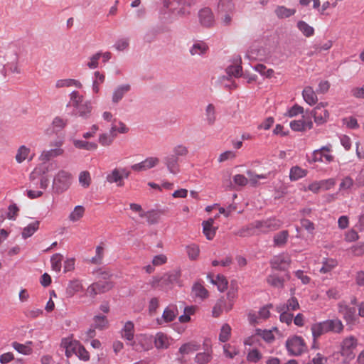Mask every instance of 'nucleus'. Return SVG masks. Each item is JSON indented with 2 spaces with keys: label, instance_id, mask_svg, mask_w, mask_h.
Masks as SVG:
<instances>
[{
  "label": "nucleus",
  "instance_id": "obj_47",
  "mask_svg": "<svg viewBox=\"0 0 364 364\" xmlns=\"http://www.w3.org/2000/svg\"><path fill=\"white\" fill-rule=\"evenodd\" d=\"M63 256L59 253L53 255L50 258L52 269L56 272H60L62 267Z\"/></svg>",
  "mask_w": 364,
  "mask_h": 364
},
{
  "label": "nucleus",
  "instance_id": "obj_43",
  "mask_svg": "<svg viewBox=\"0 0 364 364\" xmlns=\"http://www.w3.org/2000/svg\"><path fill=\"white\" fill-rule=\"evenodd\" d=\"M4 69L6 70H10L11 73H20V70L18 67V56L16 53H14L11 56L10 60L4 65Z\"/></svg>",
  "mask_w": 364,
  "mask_h": 364
},
{
  "label": "nucleus",
  "instance_id": "obj_62",
  "mask_svg": "<svg viewBox=\"0 0 364 364\" xmlns=\"http://www.w3.org/2000/svg\"><path fill=\"white\" fill-rule=\"evenodd\" d=\"M242 70V68L240 65H230L226 69V72L228 75L234 76L235 77H239L241 76Z\"/></svg>",
  "mask_w": 364,
  "mask_h": 364
},
{
  "label": "nucleus",
  "instance_id": "obj_50",
  "mask_svg": "<svg viewBox=\"0 0 364 364\" xmlns=\"http://www.w3.org/2000/svg\"><path fill=\"white\" fill-rule=\"evenodd\" d=\"M82 289V285L78 280L71 281L67 288V294L69 296H73L75 293Z\"/></svg>",
  "mask_w": 364,
  "mask_h": 364
},
{
  "label": "nucleus",
  "instance_id": "obj_46",
  "mask_svg": "<svg viewBox=\"0 0 364 364\" xmlns=\"http://www.w3.org/2000/svg\"><path fill=\"white\" fill-rule=\"evenodd\" d=\"M108 321L105 316L96 315L93 318V326L95 328L102 330L107 327Z\"/></svg>",
  "mask_w": 364,
  "mask_h": 364
},
{
  "label": "nucleus",
  "instance_id": "obj_18",
  "mask_svg": "<svg viewBox=\"0 0 364 364\" xmlns=\"http://www.w3.org/2000/svg\"><path fill=\"white\" fill-rule=\"evenodd\" d=\"M181 271L178 269L172 270L165 274L160 279L161 284L169 285L180 284Z\"/></svg>",
  "mask_w": 364,
  "mask_h": 364
},
{
  "label": "nucleus",
  "instance_id": "obj_2",
  "mask_svg": "<svg viewBox=\"0 0 364 364\" xmlns=\"http://www.w3.org/2000/svg\"><path fill=\"white\" fill-rule=\"evenodd\" d=\"M343 328L342 321L338 318H334L315 323L311 326V330L312 336L316 340L321 335L329 332L341 333Z\"/></svg>",
  "mask_w": 364,
  "mask_h": 364
},
{
  "label": "nucleus",
  "instance_id": "obj_39",
  "mask_svg": "<svg viewBox=\"0 0 364 364\" xmlns=\"http://www.w3.org/2000/svg\"><path fill=\"white\" fill-rule=\"evenodd\" d=\"M31 341H28L25 344H21L18 342H14L12 343V346L19 353L23 355H30L32 353V348L31 347Z\"/></svg>",
  "mask_w": 364,
  "mask_h": 364
},
{
  "label": "nucleus",
  "instance_id": "obj_10",
  "mask_svg": "<svg viewBox=\"0 0 364 364\" xmlns=\"http://www.w3.org/2000/svg\"><path fill=\"white\" fill-rule=\"evenodd\" d=\"M327 103L321 102L313 110L312 114L314 118V122L318 125L326 123L329 117L328 110L324 109Z\"/></svg>",
  "mask_w": 364,
  "mask_h": 364
},
{
  "label": "nucleus",
  "instance_id": "obj_49",
  "mask_svg": "<svg viewBox=\"0 0 364 364\" xmlns=\"http://www.w3.org/2000/svg\"><path fill=\"white\" fill-rule=\"evenodd\" d=\"M262 353L257 348L250 349L247 352L246 357L247 360L252 363H258L262 359Z\"/></svg>",
  "mask_w": 364,
  "mask_h": 364
},
{
  "label": "nucleus",
  "instance_id": "obj_64",
  "mask_svg": "<svg viewBox=\"0 0 364 364\" xmlns=\"http://www.w3.org/2000/svg\"><path fill=\"white\" fill-rule=\"evenodd\" d=\"M195 360L198 364H206L211 360V354L208 352L199 353Z\"/></svg>",
  "mask_w": 364,
  "mask_h": 364
},
{
  "label": "nucleus",
  "instance_id": "obj_14",
  "mask_svg": "<svg viewBox=\"0 0 364 364\" xmlns=\"http://www.w3.org/2000/svg\"><path fill=\"white\" fill-rule=\"evenodd\" d=\"M200 23L205 27H211L215 23L214 15L209 8H203L198 11Z\"/></svg>",
  "mask_w": 364,
  "mask_h": 364
},
{
  "label": "nucleus",
  "instance_id": "obj_6",
  "mask_svg": "<svg viewBox=\"0 0 364 364\" xmlns=\"http://www.w3.org/2000/svg\"><path fill=\"white\" fill-rule=\"evenodd\" d=\"M282 221L275 218H269L264 220H255L252 222V227L262 233L278 230L282 226Z\"/></svg>",
  "mask_w": 364,
  "mask_h": 364
},
{
  "label": "nucleus",
  "instance_id": "obj_51",
  "mask_svg": "<svg viewBox=\"0 0 364 364\" xmlns=\"http://www.w3.org/2000/svg\"><path fill=\"white\" fill-rule=\"evenodd\" d=\"M188 154V147L183 144L176 145L172 150V154L180 159L181 157H185Z\"/></svg>",
  "mask_w": 364,
  "mask_h": 364
},
{
  "label": "nucleus",
  "instance_id": "obj_26",
  "mask_svg": "<svg viewBox=\"0 0 364 364\" xmlns=\"http://www.w3.org/2000/svg\"><path fill=\"white\" fill-rule=\"evenodd\" d=\"M30 153H31V149L28 147H27L24 145L19 146V148L17 150L16 156H15L16 162L18 164H21L26 159H28V161H31L33 158V154H32L29 157Z\"/></svg>",
  "mask_w": 364,
  "mask_h": 364
},
{
  "label": "nucleus",
  "instance_id": "obj_33",
  "mask_svg": "<svg viewBox=\"0 0 364 364\" xmlns=\"http://www.w3.org/2000/svg\"><path fill=\"white\" fill-rule=\"evenodd\" d=\"M338 266V262L333 258H324L322 261V267L319 272L321 274H328L333 271Z\"/></svg>",
  "mask_w": 364,
  "mask_h": 364
},
{
  "label": "nucleus",
  "instance_id": "obj_48",
  "mask_svg": "<svg viewBox=\"0 0 364 364\" xmlns=\"http://www.w3.org/2000/svg\"><path fill=\"white\" fill-rule=\"evenodd\" d=\"M289 237V232L287 230H282L279 233L276 234L274 237V244L275 246L284 245Z\"/></svg>",
  "mask_w": 364,
  "mask_h": 364
},
{
  "label": "nucleus",
  "instance_id": "obj_5",
  "mask_svg": "<svg viewBox=\"0 0 364 364\" xmlns=\"http://www.w3.org/2000/svg\"><path fill=\"white\" fill-rule=\"evenodd\" d=\"M71 175L66 171L60 170L54 176L52 188L54 193H60L66 191L70 185Z\"/></svg>",
  "mask_w": 364,
  "mask_h": 364
},
{
  "label": "nucleus",
  "instance_id": "obj_45",
  "mask_svg": "<svg viewBox=\"0 0 364 364\" xmlns=\"http://www.w3.org/2000/svg\"><path fill=\"white\" fill-rule=\"evenodd\" d=\"M177 315L176 309L173 306H168L162 314V318L165 322H171L174 320Z\"/></svg>",
  "mask_w": 364,
  "mask_h": 364
},
{
  "label": "nucleus",
  "instance_id": "obj_25",
  "mask_svg": "<svg viewBox=\"0 0 364 364\" xmlns=\"http://www.w3.org/2000/svg\"><path fill=\"white\" fill-rule=\"evenodd\" d=\"M107 181L109 183H117V186H122L124 185L123 178L121 173L120 168H114L106 177Z\"/></svg>",
  "mask_w": 364,
  "mask_h": 364
},
{
  "label": "nucleus",
  "instance_id": "obj_37",
  "mask_svg": "<svg viewBox=\"0 0 364 364\" xmlns=\"http://www.w3.org/2000/svg\"><path fill=\"white\" fill-rule=\"evenodd\" d=\"M235 12V5L231 0H220L218 4V13Z\"/></svg>",
  "mask_w": 364,
  "mask_h": 364
},
{
  "label": "nucleus",
  "instance_id": "obj_44",
  "mask_svg": "<svg viewBox=\"0 0 364 364\" xmlns=\"http://www.w3.org/2000/svg\"><path fill=\"white\" fill-rule=\"evenodd\" d=\"M297 28L306 37H311L314 34V28L304 21H298Z\"/></svg>",
  "mask_w": 364,
  "mask_h": 364
},
{
  "label": "nucleus",
  "instance_id": "obj_29",
  "mask_svg": "<svg viewBox=\"0 0 364 364\" xmlns=\"http://www.w3.org/2000/svg\"><path fill=\"white\" fill-rule=\"evenodd\" d=\"M302 96L304 101L311 106L318 101L317 95L311 86H307L303 90Z\"/></svg>",
  "mask_w": 364,
  "mask_h": 364
},
{
  "label": "nucleus",
  "instance_id": "obj_53",
  "mask_svg": "<svg viewBox=\"0 0 364 364\" xmlns=\"http://www.w3.org/2000/svg\"><path fill=\"white\" fill-rule=\"evenodd\" d=\"M129 41L127 38H118L113 45V48L117 51H124L129 48Z\"/></svg>",
  "mask_w": 364,
  "mask_h": 364
},
{
  "label": "nucleus",
  "instance_id": "obj_9",
  "mask_svg": "<svg viewBox=\"0 0 364 364\" xmlns=\"http://www.w3.org/2000/svg\"><path fill=\"white\" fill-rule=\"evenodd\" d=\"M245 57L250 60H265L268 58V53L264 48L257 45H252L247 50Z\"/></svg>",
  "mask_w": 364,
  "mask_h": 364
},
{
  "label": "nucleus",
  "instance_id": "obj_3",
  "mask_svg": "<svg viewBox=\"0 0 364 364\" xmlns=\"http://www.w3.org/2000/svg\"><path fill=\"white\" fill-rule=\"evenodd\" d=\"M285 346L289 355L292 356L301 355L307 350L304 340L298 336L288 338Z\"/></svg>",
  "mask_w": 364,
  "mask_h": 364
},
{
  "label": "nucleus",
  "instance_id": "obj_34",
  "mask_svg": "<svg viewBox=\"0 0 364 364\" xmlns=\"http://www.w3.org/2000/svg\"><path fill=\"white\" fill-rule=\"evenodd\" d=\"M308 171L298 166H292L289 171V178L291 181H296L305 177Z\"/></svg>",
  "mask_w": 364,
  "mask_h": 364
},
{
  "label": "nucleus",
  "instance_id": "obj_16",
  "mask_svg": "<svg viewBox=\"0 0 364 364\" xmlns=\"http://www.w3.org/2000/svg\"><path fill=\"white\" fill-rule=\"evenodd\" d=\"M217 109L216 107L212 104L209 103L205 107L204 111V121L205 124L208 126H213L215 124L217 121Z\"/></svg>",
  "mask_w": 364,
  "mask_h": 364
},
{
  "label": "nucleus",
  "instance_id": "obj_58",
  "mask_svg": "<svg viewBox=\"0 0 364 364\" xmlns=\"http://www.w3.org/2000/svg\"><path fill=\"white\" fill-rule=\"evenodd\" d=\"M101 58V52H97L88 58L87 66L92 70L96 69L99 66V60Z\"/></svg>",
  "mask_w": 364,
  "mask_h": 364
},
{
  "label": "nucleus",
  "instance_id": "obj_28",
  "mask_svg": "<svg viewBox=\"0 0 364 364\" xmlns=\"http://www.w3.org/2000/svg\"><path fill=\"white\" fill-rule=\"evenodd\" d=\"M63 152L64 151L62 148H53L50 150L43 151L39 158L43 161H48L53 158L61 156Z\"/></svg>",
  "mask_w": 364,
  "mask_h": 364
},
{
  "label": "nucleus",
  "instance_id": "obj_11",
  "mask_svg": "<svg viewBox=\"0 0 364 364\" xmlns=\"http://www.w3.org/2000/svg\"><path fill=\"white\" fill-rule=\"evenodd\" d=\"M159 163L157 157H147L144 161L131 166V168L137 172L145 171L156 166Z\"/></svg>",
  "mask_w": 364,
  "mask_h": 364
},
{
  "label": "nucleus",
  "instance_id": "obj_61",
  "mask_svg": "<svg viewBox=\"0 0 364 364\" xmlns=\"http://www.w3.org/2000/svg\"><path fill=\"white\" fill-rule=\"evenodd\" d=\"M354 185V181L350 176L344 177L339 184L340 191H348Z\"/></svg>",
  "mask_w": 364,
  "mask_h": 364
},
{
  "label": "nucleus",
  "instance_id": "obj_41",
  "mask_svg": "<svg viewBox=\"0 0 364 364\" xmlns=\"http://www.w3.org/2000/svg\"><path fill=\"white\" fill-rule=\"evenodd\" d=\"M296 13L294 9H288L284 6H278L275 9V14L279 18H288Z\"/></svg>",
  "mask_w": 364,
  "mask_h": 364
},
{
  "label": "nucleus",
  "instance_id": "obj_30",
  "mask_svg": "<svg viewBox=\"0 0 364 364\" xmlns=\"http://www.w3.org/2000/svg\"><path fill=\"white\" fill-rule=\"evenodd\" d=\"M192 294L202 301L208 296V291L200 282H196L192 287Z\"/></svg>",
  "mask_w": 364,
  "mask_h": 364
},
{
  "label": "nucleus",
  "instance_id": "obj_59",
  "mask_svg": "<svg viewBox=\"0 0 364 364\" xmlns=\"http://www.w3.org/2000/svg\"><path fill=\"white\" fill-rule=\"evenodd\" d=\"M231 328L228 323H225L222 326L220 333L219 334V340L221 342H226L230 336Z\"/></svg>",
  "mask_w": 364,
  "mask_h": 364
},
{
  "label": "nucleus",
  "instance_id": "obj_21",
  "mask_svg": "<svg viewBox=\"0 0 364 364\" xmlns=\"http://www.w3.org/2000/svg\"><path fill=\"white\" fill-rule=\"evenodd\" d=\"M121 336L122 338L127 341V343L132 342L134 336V325L133 322L129 321L124 323L121 331Z\"/></svg>",
  "mask_w": 364,
  "mask_h": 364
},
{
  "label": "nucleus",
  "instance_id": "obj_24",
  "mask_svg": "<svg viewBox=\"0 0 364 364\" xmlns=\"http://www.w3.org/2000/svg\"><path fill=\"white\" fill-rule=\"evenodd\" d=\"M154 344L158 349H166L171 344V338L166 334L158 333L154 338Z\"/></svg>",
  "mask_w": 364,
  "mask_h": 364
},
{
  "label": "nucleus",
  "instance_id": "obj_13",
  "mask_svg": "<svg viewBox=\"0 0 364 364\" xmlns=\"http://www.w3.org/2000/svg\"><path fill=\"white\" fill-rule=\"evenodd\" d=\"M80 343L72 338H64L61 341V346L65 348V355L70 358L73 355H75Z\"/></svg>",
  "mask_w": 364,
  "mask_h": 364
},
{
  "label": "nucleus",
  "instance_id": "obj_7",
  "mask_svg": "<svg viewBox=\"0 0 364 364\" xmlns=\"http://www.w3.org/2000/svg\"><path fill=\"white\" fill-rule=\"evenodd\" d=\"M127 345L136 352L147 351L152 348V338L147 335L141 334L132 343H127Z\"/></svg>",
  "mask_w": 364,
  "mask_h": 364
},
{
  "label": "nucleus",
  "instance_id": "obj_40",
  "mask_svg": "<svg viewBox=\"0 0 364 364\" xmlns=\"http://www.w3.org/2000/svg\"><path fill=\"white\" fill-rule=\"evenodd\" d=\"M238 286L236 282H231L228 291L227 293V299L230 302V306L226 309V311H230L232 306V302L237 296Z\"/></svg>",
  "mask_w": 364,
  "mask_h": 364
},
{
  "label": "nucleus",
  "instance_id": "obj_36",
  "mask_svg": "<svg viewBox=\"0 0 364 364\" xmlns=\"http://www.w3.org/2000/svg\"><path fill=\"white\" fill-rule=\"evenodd\" d=\"M40 222L38 220H35L34 222L29 223L27 226H26L21 232L22 237L23 239H27L31 237L39 228Z\"/></svg>",
  "mask_w": 364,
  "mask_h": 364
},
{
  "label": "nucleus",
  "instance_id": "obj_4",
  "mask_svg": "<svg viewBox=\"0 0 364 364\" xmlns=\"http://www.w3.org/2000/svg\"><path fill=\"white\" fill-rule=\"evenodd\" d=\"M331 144L323 146L312 152L311 157L309 158L308 161L310 164L316 162L329 164L334 159V156L331 154Z\"/></svg>",
  "mask_w": 364,
  "mask_h": 364
},
{
  "label": "nucleus",
  "instance_id": "obj_38",
  "mask_svg": "<svg viewBox=\"0 0 364 364\" xmlns=\"http://www.w3.org/2000/svg\"><path fill=\"white\" fill-rule=\"evenodd\" d=\"M85 212V208L83 206L77 205L70 213L68 219L72 223L78 222L84 216Z\"/></svg>",
  "mask_w": 364,
  "mask_h": 364
},
{
  "label": "nucleus",
  "instance_id": "obj_17",
  "mask_svg": "<svg viewBox=\"0 0 364 364\" xmlns=\"http://www.w3.org/2000/svg\"><path fill=\"white\" fill-rule=\"evenodd\" d=\"M131 89L129 84H122L117 86L112 95V102L113 104H118Z\"/></svg>",
  "mask_w": 364,
  "mask_h": 364
},
{
  "label": "nucleus",
  "instance_id": "obj_60",
  "mask_svg": "<svg viewBox=\"0 0 364 364\" xmlns=\"http://www.w3.org/2000/svg\"><path fill=\"white\" fill-rule=\"evenodd\" d=\"M255 227H252V223L248 225L246 227H244L239 230L235 235L240 237H249L255 234Z\"/></svg>",
  "mask_w": 364,
  "mask_h": 364
},
{
  "label": "nucleus",
  "instance_id": "obj_56",
  "mask_svg": "<svg viewBox=\"0 0 364 364\" xmlns=\"http://www.w3.org/2000/svg\"><path fill=\"white\" fill-rule=\"evenodd\" d=\"M161 213L159 211L151 210L146 211V221L149 224H156L159 221Z\"/></svg>",
  "mask_w": 364,
  "mask_h": 364
},
{
  "label": "nucleus",
  "instance_id": "obj_57",
  "mask_svg": "<svg viewBox=\"0 0 364 364\" xmlns=\"http://www.w3.org/2000/svg\"><path fill=\"white\" fill-rule=\"evenodd\" d=\"M114 138L109 133H102L99 135L98 141L103 146H110Z\"/></svg>",
  "mask_w": 364,
  "mask_h": 364
},
{
  "label": "nucleus",
  "instance_id": "obj_55",
  "mask_svg": "<svg viewBox=\"0 0 364 364\" xmlns=\"http://www.w3.org/2000/svg\"><path fill=\"white\" fill-rule=\"evenodd\" d=\"M83 102V96L80 94L78 91H73L70 94V105L73 107L78 106L80 104Z\"/></svg>",
  "mask_w": 364,
  "mask_h": 364
},
{
  "label": "nucleus",
  "instance_id": "obj_35",
  "mask_svg": "<svg viewBox=\"0 0 364 364\" xmlns=\"http://www.w3.org/2000/svg\"><path fill=\"white\" fill-rule=\"evenodd\" d=\"M299 309V304L297 299L292 296L289 299L286 304H280L277 307L278 311H294Z\"/></svg>",
  "mask_w": 364,
  "mask_h": 364
},
{
  "label": "nucleus",
  "instance_id": "obj_42",
  "mask_svg": "<svg viewBox=\"0 0 364 364\" xmlns=\"http://www.w3.org/2000/svg\"><path fill=\"white\" fill-rule=\"evenodd\" d=\"M267 282L274 288L282 289L284 287V280L282 277L277 274H271L267 277Z\"/></svg>",
  "mask_w": 364,
  "mask_h": 364
},
{
  "label": "nucleus",
  "instance_id": "obj_54",
  "mask_svg": "<svg viewBox=\"0 0 364 364\" xmlns=\"http://www.w3.org/2000/svg\"><path fill=\"white\" fill-rule=\"evenodd\" d=\"M256 333L257 335H259V337L262 338L267 343H271L274 340V336L271 330H262L260 328H257Z\"/></svg>",
  "mask_w": 364,
  "mask_h": 364
},
{
  "label": "nucleus",
  "instance_id": "obj_32",
  "mask_svg": "<svg viewBox=\"0 0 364 364\" xmlns=\"http://www.w3.org/2000/svg\"><path fill=\"white\" fill-rule=\"evenodd\" d=\"M75 148L79 149H85L87 151L96 150L98 147L97 144L94 141H87L85 140L74 139L73 141Z\"/></svg>",
  "mask_w": 364,
  "mask_h": 364
},
{
  "label": "nucleus",
  "instance_id": "obj_20",
  "mask_svg": "<svg viewBox=\"0 0 364 364\" xmlns=\"http://www.w3.org/2000/svg\"><path fill=\"white\" fill-rule=\"evenodd\" d=\"M208 50V46L203 41H195L189 49L191 55H203Z\"/></svg>",
  "mask_w": 364,
  "mask_h": 364
},
{
  "label": "nucleus",
  "instance_id": "obj_23",
  "mask_svg": "<svg viewBox=\"0 0 364 364\" xmlns=\"http://www.w3.org/2000/svg\"><path fill=\"white\" fill-rule=\"evenodd\" d=\"M214 219L210 218L208 220L203 221V232L205 235L206 238L209 240L213 239L215 235L217 228L213 227Z\"/></svg>",
  "mask_w": 364,
  "mask_h": 364
},
{
  "label": "nucleus",
  "instance_id": "obj_1",
  "mask_svg": "<svg viewBox=\"0 0 364 364\" xmlns=\"http://www.w3.org/2000/svg\"><path fill=\"white\" fill-rule=\"evenodd\" d=\"M55 162L46 164H41L39 166L36 167L29 175L30 184L29 188H34L39 185V188L46 190L49 184V179L45 174L56 168Z\"/></svg>",
  "mask_w": 364,
  "mask_h": 364
},
{
  "label": "nucleus",
  "instance_id": "obj_8",
  "mask_svg": "<svg viewBox=\"0 0 364 364\" xmlns=\"http://www.w3.org/2000/svg\"><path fill=\"white\" fill-rule=\"evenodd\" d=\"M358 346V340L353 336H349L343 338L341 343V353L343 356L353 357V350Z\"/></svg>",
  "mask_w": 364,
  "mask_h": 364
},
{
  "label": "nucleus",
  "instance_id": "obj_63",
  "mask_svg": "<svg viewBox=\"0 0 364 364\" xmlns=\"http://www.w3.org/2000/svg\"><path fill=\"white\" fill-rule=\"evenodd\" d=\"M79 182L82 186L87 188L91 182L90 174L88 171H82L79 175Z\"/></svg>",
  "mask_w": 364,
  "mask_h": 364
},
{
  "label": "nucleus",
  "instance_id": "obj_12",
  "mask_svg": "<svg viewBox=\"0 0 364 364\" xmlns=\"http://www.w3.org/2000/svg\"><path fill=\"white\" fill-rule=\"evenodd\" d=\"M290 257L287 254H279L274 256L271 260V266L273 269L285 270L290 264Z\"/></svg>",
  "mask_w": 364,
  "mask_h": 364
},
{
  "label": "nucleus",
  "instance_id": "obj_22",
  "mask_svg": "<svg viewBox=\"0 0 364 364\" xmlns=\"http://www.w3.org/2000/svg\"><path fill=\"white\" fill-rule=\"evenodd\" d=\"M290 127L295 132H303L306 129H311L313 127V122L311 120H293L290 122Z\"/></svg>",
  "mask_w": 364,
  "mask_h": 364
},
{
  "label": "nucleus",
  "instance_id": "obj_15",
  "mask_svg": "<svg viewBox=\"0 0 364 364\" xmlns=\"http://www.w3.org/2000/svg\"><path fill=\"white\" fill-rule=\"evenodd\" d=\"M179 161L180 159L172 154L167 155L163 159L169 173L173 175H176L180 172Z\"/></svg>",
  "mask_w": 364,
  "mask_h": 364
},
{
  "label": "nucleus",
  "instance_id": "obj_19",
  "mask_svg": "<svg viewBox=\"0 0 364 364\" xmlns=\"http://www.w3.org/2000/svg\"><path fill=\"white\" fill-rule=\"evenodd\" d=\"M92 109L90 101H85L74 107V114L76 116L87 119L90 115Z\"/></svg>",
  "mask_w": 364,
  "mask_h": 364
},
{
  "label": "nucleus",
  "instance_id": "obj_27",
  "mask_svg": "<svg viewBox=\"0 0 364 364\" xmlns=\"http://www.w3.org/2000/svg\"><path fill=\"white\" fill-rule=\"evenodd\" d=\"M92 90L93 93L97 94L100 90V85L104 83L105 75L100 71H95L92 77Z\"/></svg>",
  "mask_w": 364,
  "mask_h": 364
},
{
  "label": "nucleus",
  "instance_id": "obj_52",
  "mask_svg": "<svg viewBox=\"0 0 364 364\" xmlns=\"http://www.w3.org/2000/svg\"><path fill=\"white\" fill-rule=\"evenodd\" d=\"M224 354L229 358H233L237 355L240 353V350L237 347L232 346L230 344H225L223 346Z\"/></svg>",
  "mask_w": 364,
  "mask_h": 364
},
{
  "label": "nucleus",
  "instance_id": "obj_31",
  "mask_svg": "<svg viewBox=\"0 0 364 364\" xmlns=\"http://www.w3.org/2000/svg\"><path fill=\"white\" fill-rule=\"evenodd\" d=\"M208 279L210 283L217 286L219 291L223 292L227 289L228 282L224 276L218 274L216 278L214 279L210 275H208Z\"/></svg>",
  "mask_w": 364,
  "mask_h": 364
}]
</instances>
